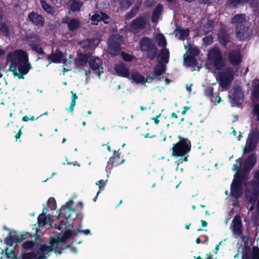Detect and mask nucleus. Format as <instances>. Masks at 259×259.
Masks as SVG:
<instances>
[{"instance_id":"obj_1","label":"nucleus","mask_w":259,"mask_h":259,"mask_svg":"<svg viewBox=\"0 0 259 259\" xmlns=\"http://www.w3.org/2000/svg\"><path fill=\"white\" fill-rule=\"evenodd\" d=\"M62 228H55L56 232L59 234L57 238H51L49 244H41L42 241L39 238L35 239V241H28L24 242L23 246L25 249L37 248L38 249L35 250L32 252L24 254L22 259H47L53 251L56 253H61V250L64 249L61 243L73 235L69 229L61 231Z\"/></svg>"},{"instance_id":"obj_2","label":"nucleus","mask_w":259,"mask_h":259,"mask_svg":"<svg viewBox=\"0 0 259 259\" xmlns=\"http://www.w3.org/2000/svg\"><path fill=\"white\" fill-rule=\"evenodd\" d=\"M72 200L66 202L59 210L58 216L48 213V208L43 204L42 212L37 217L38 227H73L74 220L78 216V212L73 207Z\"/></svg>"},{"instance_id":"obj_3","label":"nucleus","mask_w":259,"mask_h":259,"mask_svg":"<svg viewBox=\"0 0 259 259\" xmlns=\"http://www.w3.org/2000/svg\"><path fill=\"white\" fill-rule=\"evenodd\" d=\"M178 138V142L172 145V156L177 158L181 157L178 160L180 163L186 162L189 157L188 153L191 149V142L188 138L181 136H179Z\"/></svg>"},{"instance_id":"obj_4","label":"nucleus","mask_w":259,"mask_h":259,"mask_svg":"<svg viewBox=\"0 0 259 259\" xmlns=\"http://www.w3.org/2000/svg\"><path fill=\"white\" fill-rule=\"evenodd\" d=\"M27 60H28V54L23 50L18 49L9 52L6 57L7 63L10 64L8 70L10 71L11 70H15V68H17L19 64L23 61L26 62Z\"/></svg>"},{"instance_id":"obj_5","label":"nucleus","mask_w":259,"mask_h":259,"mask_svg":"<svg viewBox=\"0 0 259 259\" xmlns=\"http://www.w3.org/2000/svg\"><path fill=\"white\" fill-rule=\"evenodd\" d=\"M139 45L141 51L146 53V58L150 61H153L158 53V49L153 41L144 36L141 39Z\"/></svg>"},{"instance_id":"obj_6","label":"nucleus","mask_w":259,"mask_h":259,"mask_svg":"<svg viewBox=\"0 0 259 259\" xmlns=\"http://www.w3.org/2000/svg\"><path fill=\"white\" fill-rule=\"evenodd\" d=\"M208 59L217 70L222 69L226 65L222 52L217 47H213L209 51Z\"/></svg>"},{"instance_id":"obj_7","label":"nucleus","mask_w":259,"mask_h":259,"mask_svg":"<svg viewBox=\"0 0 259 259\" xmlns=\"http://www.w3.org/2000/svg\"><path fill=\"white\" fill-rule=\"evenodd\" d=\"M259 141V131L255 128L251 131L246 140V143L243 149L244 154H248L253 151L256 148Z\"/></svg>"},{"instance_id":"obj_8","label":"nucleus","mask_w":259,"mask_h":259,"mask_svg":"<svg viewBox=\"0 0 259 259\" xmlns=\"http://www.w3.org/2000/svg\"><path fill=\"white\" fill-rule=\"evenodd\" d=\"M234 77V70L232 68H227L224 71L220 72L218 78L222 87H226L232 81Z\"/></svg>"},{"instance_id":"obj_9","label":"nucleus","mask_w":259,"mask_h":259,"mask_svg":"<svg viewBox=\"0 0 259 259\" xmlns=\"http://www.w3.org/2000/svg\"><path fill=\"white\" fill-rule=\"evenodd\" d=\"M31 68L30 63L28 60L26 62L23 61L18 65L15 70H11L14 76H17L19 79H24V76L28 73Z\"/></svg>"},{"instance_id":"obj_10","label":"nucleus","mask_w":259,"mask_h":259,"mask_svg":"<svg viewBox=\"0 0 259 259\" xmlns=\"http://www.w3.org/2000/svg\"><path fill=\"white\" fill-rule=\"evenodd\" d=\"M147 21L146 16H140L131 21L130 27L134 30L144 29L147 24Z\"/></svg>"},{"instance_id":"obj_11","label":"nucleus","mask_w":259,"mask_h":259,"mask_svg":"<svg viewBox=\"0 0 259 259\" xmlns=\"http://www.w3.org/2000/svg\"><path fill=\"white\" fill-rule=\"evenodd\" d=\"M231 98V103L233 104V106H239L242 104L244 101V95L240 87H236L234 89Z\"/></svg>"},{"instance_id":"obj_12","label":"nucleus","mask_w":259,"mask_h":259,"mask_svg":"<svg viewBox=\"0 0 259 259\" xmlns=\"http://www.w3.org/2000/svg\"><path fill=\"white\" fill-rule=\"evenodd\" d=\"M120 44L114 38H109L108 40V53L112 56H116L121 51Z\"/></svg>"},{"instance_id":"obj_13","label":"nucleus","mask_w":259,"mask_h":259,"mask_svg":"<svg viewBox=\"0 0 259 259\" xmlns=\"http://www.w3.org/2000/svg\"><path fill=\"white\" fill-rule=\"evenodd\" d=\"M230 63L232 65H239L242 61V57L239 50L234 49L230 51L228 56Z\"/></svg>"},{"instance_id":"obj_14","label":"nucleus","mask_w":259,"mask_h":259,"mask_svg":"<svg viewBox=\"0 0 259 259\" xmlns=\"http://www.w3.org/2000/svg\"><path fill=\"white\" fill-rule=\"evenodd\" d=\"M252 194L255 196H259V169L254 170L253 174V179L248 183Z\"/></svg>"},{"instance_id":"obj_15","label":"nucleus","mask_w":259,"mask_h":259,"mask_svg":"<svg viewBox=\"0 0 259 259\" xmlns=\"http://www.w3.org/2000/svg\"><path fill=\"white\" fill-rule=\"evenodd\" d=\"M29 20L34 25L43 27L45 23L44 17L40 14H38L33 11L28 15Z\"/></svg>"},{"instance_id":"obj_16","label":"nucleus","mask_w":259,"mask_h":259,"mask_svg":"<svg viewBox=\"0 0 259 259\" xmlns=\"http://www.w3.org/2000/svg\"><path fill=\"white\" fill-rule=\"evenodd\" d=\"M116 73L120 77L130 78V72L129 68L123 63H118L114 66Z\"/></svg>"},{"instance_id":"obj_17","label":"nucleus","mask_w":259,"mask_h":259,"mask_svg":"<svg viewBox=\"0 0 259 259\" xmlns=\"http://www.w3.org/2000/svg\"><path fill=\"white\" fill-rule=\"evenodd\" d=\"M242 259H259V249L253 247L252 252L247 248L242 249Z\"/></svg>"},{"instance_id":"obj_18","label":"nucleus","mask_w":259,"mask_h":259,"mask_svg":"<svg viewBox=\"0 0 259 259\" xmlns=\"http://www.w3.org/2000/svg\"><path fill=\"white\" fill-rule=\"evenodd\" d=\"M242 185L239 184L234 182H232L230 188V195L235 199L239 198L242 194Z\"/></svg>"},{"instance_id":"obj_19","label":"nucleus","mask_w":259,"mask_h":259,"mask_svg":"<svg viewBox=\"0 0 259 259\" xmlns=\"http://www.w3.org/2000/svg\"><path fill=\"white\" fill-rule=\"evenodd\" d=\"M218 37L221 45L226 48L228 44L230 41L231 37L228 31L221 28L219 32Z\"/></svg>"},{"instance_id":"obj_20","label":"nucleus","mask_w":259,"mask_h":259,"mask_svg":"<svg viewBox=\"0 0 259 259\" xmlns=\"http://www.w3.org/2000/svg\"><path fill=\"white\" fill-rule=\"evenodd\" d=\"M256 162L255 155L254 154H250L247 158L242 169L247 174H249L250 170L252 168Z\"/></svg>"},{"instance_id":"obj_21","label":"nucleus","mask_w":259,"mask_h":259,"mask_svg":"<svg viewBox=\"0 0 259 259\" xmlns=\"http://www.w3.org/2000/svg\"><path fill=\"white\" fill-rule=\"evenodd\" d=\"M169 52L166 48H163L157 53V61L158 63L167 64L169 62Z\"/></svg>"},{"instance_id":"obj_22","label":"nucleus","mask_w":259,"mask_h":259,"mask_svg":"<svg viewBox=\"0 0 259 259\" xmlns=\"http://www.w3.org/2000/svg\"><path fill=\"white\" fill-rule=\"evenodd\" d=\"M128 79H131L132 82H135L137 84L145 83L144 76L136 70H133L131 71V75H130V78Z\"/></svg>"},{"instance_id":"obj_23","label":"nucleus","mask_w":259,"mask_h":259,"mask_svg":"<svg viewBox=\"0 0 259 259\" xmlns=\"http://www.w3.org/2000/svg\"><path fill=\"white\" fill-rule=\"evenodd\" d=\"M89 64L90 68L93 70H96L101 68L102 65V60L98 57H91L89 61Z\"/></svg>"},{"instance_id":"obj_24","label":"nucleus","mask_w":259,"mask_h":259,"mask_svg":"<svg viewBox=\"0 0 259 259\" xmlns=\"http://www.w3.org/2000/svg\"><path fill=\"white\" fill-rule=\"evenodd\" d=\"M63 58V53L59 49L56 50L55 53H52L48 55L47 58L53 63H61Z\"/></svg>"},{"instance_id":"obj_25","label":"nucleus","mask_w":259,"mask_h":259,"mask_svg":"<svg viewBox=\"0 0 259 259\" xmlns=\"http://www.w3.org/2000/svg\"><path fill=\"white\" fill-rule=\"evenodd\" d=\"M163 10V7L161 4H158L156 6L152 13L151 21L153 23L158 22Z\"/></svg>"},{"instance_id":"obj_26","label":"nucleus","mask_w":259,"mask_h":259,"mask_svg":"<svg viewBox=\"0 0 259 259\" xmlns=\"http://www.w3.org/2000/svg\"><path fill=\"white\" fill-rule=\"evenodd\" d=\"M190 31L188 29H183L181 26L178 25L175 30L176 35H179L178 38L184 40L189 35Z\"/></svg>"},{"instance_id":"obj_27","label":"nucleus","mask_w":259,"mask_h":259,"mask_svg":"<svg viewBox=\"0 0 259 259\" xmlns=\"http://www.w3.org/2000/svg\"><path fill=\"white\" fill-rule=\"evenodd\" d=\"M63 23H67L69 30L74 31L80 26V23L79 20L76 18H71L69 20L63 21Z\"/></svg>"},{"instance_id":"obj_28","label":"nucleus","mask_w":259,"mask_h":259,"mask_svg":"<svg viewBox=\"0 0 259 259\" xmlns=\"http://www.w3.org/2000/svg\"><path fill=\"white\" fill-rule=\"evenodd\" d=\"M248 174L241 170L234 175L233 182L242 185V182L246 181Z\"/></svg>"},{"instance_id":"obj_29","label":"nucleus","mask_w":259,"mask_h":259,"mask_svg":"<svg viewBox=\"0 0 259 259\" xmlns=\"http://www.w3.org/2000/svg\"><path fill=\"white\" fill-rule=\"evenodd\" d=\"M247 29L244 23L237 24L235 31L237 37L240 38L245 37L247 34Z\"/></svg>"},{"instance_id":"obj_30","label":"nucleus","mask_w":259,"mask_h":259,"mask_svg":"<svg viewBox=\"0 0 259 259\" xmlns=\"http://www.w3.org/2000/svg\"><path fill=\"white\" fill-rule=\"evenodd\" d=\"M166 67L164 64L161 63V62L158 63L155 66L153 73L157 77H159L158 76H161L165 72Z\"/></svg>"},{"instance_id":"obj_31","label":"nucleus","mask_w":259,"mask_h":259,"mask_svg":"<svg viewBox=\"0 0 259 259\" xmlns=\"http://www.w3.org/2000/svg\"><path fill=\"white\" fill-rule=\"evenodd\" d=\"M27 40L29 46L31 47L33 45L40 44V39L38 35L35 33L30 34L27 36Z\"/></svg>"},{"instance_id":"obj_32","label":"nucleus","mask_w":259,"mask_h":259,"mask_svg":"<svg viewBox=\"0 0 259 259\" xmlns=\"http://www.w3.org/2000/svg\"><path fill=\"white\" fill-rule=\"evenodd\" d=\"M40 4L42 9L48 14L54 15L55 13L54 8L46 0H40Z\"/></svg>"},{"instance_id":"obj_33","label":"nucleus","mask_w":259,"mask_h":259,"mask_svg":"<svg viewBox=\"0 0 259 259\" xmlns=\"http://www.w3.org/2000/svg\"><path fill=\"white\" fill-rule=\"evenodd\" d=\"M249 0H228L227 5L229 7L235 9L238 6L247 3Z\"/></svg>"},{"instance_id":"obj_34","label":"nucleus","mask_w":259,"mask_h":259,"mask_svg":"<svg viewBox=\"0 0 259 259\" xmlns=\"http://www.w3.org/2000/svg\"><path fill=\"white\" fill-rule=\"evenodd\" d=\"M6 242L7 244L12 246L14 244H17L21 242V240L17 236L10 234L7 237Z\"/></svg>"},{"instance_id":"obj_35","label":"nucleus","mask_w":259,"mask_h":259,"mask_svg":"<svg viewBox=\"0 0 259 259\" xmlns=\"http://www.w3.org/2000/svg\"><path fill=\"white\" fill-rule=\"evenodd\" d=\"M184 62L188 66L194 67L197 64V61L195 57L188 55L184 58Z\"/></svg>"},{"instance_id":"obj_36","label":"nucleus","mask_w":259,"mask_h":259,"mask_svg":"<svg viewBox=\"0 0 259 259\" xmlns=\"http://www.w3.org/2000/svg\"><path fill=\"white\" fill-rule=\"evenodd\" d=\"M83 3L76 0H71L70 5V9L73 12L79 11Z\"/></svg>"},{"instance_id":"obj_37","label":"nucleus","mask_w":259,"mask_h":259,"mask_svg":"<svg viewBox=\"0 0 259 259\" xmlns=\"http://www.w3.org/2000/svg\"><path fill=\"white\" fill-rule=\"evenodd\" d=\"M245 22V15L243 14H237L232 19V23L239 24Z\"/></svg>"},{"instance_id":"obj_38","label":"nucleus","mask_w":259,"mask_h":259,"mask_svg":"<svg viewBox=\"0 0 259 259\" xmlns=\"http://www.w3.org/2000/svg\"><path fill=\"white\" fill-rule=\"evenodd\" d=\"M0 31L2 32L3 35L6 37H9L10 31L9 27L5 22H0Z\"/></svg>"},{"instance_id":"obj_39","label":"nucleus","mask_w":259,"mask_h":259,"mask_svg":"<svg viewBox=\"0 0 259 259\" xmlns=\"http://www.w3.org/2000/svg\"><path fill=\"white\" fill-rule=\"evenodd\" d=\"M77 58L80 60L81 62L84 63H89L90 59L91 58V54L90 53H79L77 54Z\"/></svg>"},{"instance_id":"obj_40","label":"nucleus","mask_w":259,"mask_h":259,"mask_svg":"<svg viewBox=\"0 0 259 259\" xmlns=\"http://www.w3.org/2000/svg\"><path fill=\"white\" fill-rule=\"evenodd\" d=\"M157 45L159 47L165 48L167 42L166 38L163 34H159L157 38Z\"/></svg>"},{"instance_id":"obj_41","label":"nucleus","mask_w":259,"mask_h":259,"mask_svg":"<svg viewBox=\"0 0 259 259\" xmlns=\"http://www.w3.org/2000/svg\"><path fill=\"white\" fill-rule=\"evenodd\" d=\"M139 7L135 6L133 7L131 10L125 16V19L129 20L133 18L138 13L139 11Z\"/></svg>"},{"instance_id":"obj_42","label":"nucleus","mask_w":259,"mask_h":259,"mask_svg":"<svg viewBox=\"0 0 259 259\" xmlns=\"http://www.w3.org/2000/svg\"><path fill=\"white\" fill-rule=\"evenodd\" d=\"M134 0H119V6L124 9H128L132 5Z\"/></svg>"},{"instance_id":"obj_43","label":"nucleus","mask_w":259,"mask_h":259,"mask_svg":"<svg viewBox=\"0 0 259 259\" xmlns=\"http://www.w3.org/2000/svg\"><path fill=\"white\" fill-rule=\"evenodd\" d=\"M48 209L50 208L51 210H55L57 208V204L55 199L54 197H50L47 201Z\"/></svg>"},{"instance_id":"obj_44","label":"nucleus","mask_w":259,"mask_h":259,"mask_svg":"<svg viewBox=\"0 0 259 259\" xmlns=\"http://www.w3.org/2000/svg\"><path fill=\"white\" fill-rule=\"evenodd\" d=\"M257 81L258 82L254 84L253 87L252 95L255 99L259 100V80H257Z\"/></svg>"},{"instance_id":"obj_45","label":"nucleus","mask_w":259,"mask_h":259,"mask_svg":"<svg viewBox=\"0 0 259 259\" xmlns=\"http://www.w3.org/2000/svg\"><path fill=\"white\" fill-rule=\"evenodd\" d=\"M232 227H243L241 217L236 215L232 220Z\"/></svg>"},{"instance_id":"obj_46","label":"nucleus","mask_w":259,"mask_h":259,"mask_svg":"<svg viewBox=\"0 0 259 259\" xmlns=\"http://www.w3.org/2000/svg\"><path fill=\"white\" fill-rule=\"evenodd\" d=\"M120 55L123 60L127 62H131L135 58L134 55L126 53L123 51L121 52Z\"/></svg>"},{"instance_id":"obj_47","label":"nucleus","mask_w":259,"mask_h":259,"mask_svg":"<svg viewBox=\"0 0 259 259\" xmlns=\"http://www.w3.org/2000/svg\"><path fill=\"white\" fill-rule=\"evenodd\" d=\"M215 26V22L213 20L208 19L206 24V28L208 31H212Z\"/></svg>"},{"instance_id":"obj_48","label":"nucleus","mask_w":259,"mask_h":259,"mask_svg":"<svg viewBox=\"0 0 259 259\" xmlns=\"http://www.w3.org/2000/svg\"><path fill=\"white\" fill-rule=\"evenodd\" d=\"M31 48L33 51H35L39 55L45 54V53L44 51L42 48L40 46V44L33 45V46H32L31 47Z\"/></svg>"},{"instance_id":"obj_49","label":"nucleus","mask_w":259,"mask_h":259,"mask_svg":"<svg viewBox=\"0 0 259 259\" xmlns=\"http://www.w3.org/2000/svg\"><path fill=\"white\" fill-rule=\"evenodd\" d=\"M96 185L99 186V190L97 193L96 196L93 199L94 201H96V199L97 198L99 194L100 193V190L102 188H104L105 186V181L103 180H101L96 183Z\"/></svg>"},{"instance_id":"obj_50","label":"nucleus","mask_w":259,"mask_h":259,"mask_svg":"<svg viewBox=\"0 0 259 259\" xmlns=\"http://www.w3.org/2000/svg\"><path fill=\"white\" fill-rule=\"evenodd\" d=\"M188 51L189 54V55L194 57L198 56L200 53L199 49L196 47H190Z\"/></svg>"},{"instance_id":"obj_51","label":"nucleus","mask_w":259,"mask_h":259,"mask_svg":"<svg viewBox=\"0 0 259 259\" xmlns=\"http://www.w3.org/2000/svg\"><path fill=\"white\" fill-rule=\"evenodd\" d=\"M250 5L259 14V0H251Z\"/></svg>"},{"instance_id":"obj_52","label":"nucleus","mask_w":259,"mask_h":259,"mask_svg":"<svg viewBox=\"0 0 259 259\" xmlns=\"http://www.w3.org/2000/svg\"><path fill=\"white\" fill-rule=\"evenodd\" d=\"M5 254L8 259H15V254L13 250L7 248L5 249Z\"/></svg>"},{"instance_id":"obj_53","label":"nucleus","mask_w":259,"mask_h":259,"mask_svg":"<svg viewBox=\"0 0 259 259\" xmlns=\"http://www.w3.org/2000/svg\"><path fill=\"white\" fill-rule=\"evenodd\" d=\"M204 94L206 96L211 98V100L213 102V89L212 87H209L207 88L205 90Z\"/></svg>"},{"instance_id":"obj_54","label":"nucleus","mask_w":259,"mask_h":259,"mask_svg":"<svg viewBox=\"0 0 259 259\" xmlns=\"http://www.w3.org/2000/svg\"><path fill=\"white\" fill-rule=\"evenodd\" d=\"M236 161L237 162V163L233 164L232 169L234 171H236L237 172L240 171L239 170L240 166H241L242 162V159L241 157L239 158Z\"/></svg>"},{"instance_id":"obj_55","label":"nucleus","mask_w":259,"mask_h":259,"mask_svg":"<svg viewBox=\"0 0 259 259\" xmlns=\"http://www.w3.org/2000/svg\"><path fill=\"white\" fill-rule=\"evenodd\" d=\"M120 153L118 151H114L113 153V156L111 157L109 161L111 163H113L115 162V160H119L120 159Z\"/></svg>"},{"instance_id":"obj_56","label":"nucleus","mask_w":259,"mask_h":259,"mask_svg":"<svg viewBox=\"0 0 259 259\" xmlns=\"http://www.w3.org/2000/svg\"><path fill=\"white\" fill-rule=\"evenodd\" d=\"M74 64L77 68H82L84 67L87 65V63L81 62L79 59L76 58L74 60Z\"/></svg>"},{"instance_id":"obj_57","label":"nucleus","mask_w":259,"mask_h":259,"mask_svg":"<svg viewBox=\"0 0 259 259\" xmlns=\"http://www.w3.org/2000/svg\"><path fill=\"white\" fill-rule=\"evenodd\" d=\"M203 42L206 45H210L213 41V37L211 35L206 36L203 38Z\"/></svg>"},{"instance_id":"obj_58","label":"nucleus","mask_w":259,"mask_h":259,"mask_svg":"<svg viewBox=\"0 0 259 259\" xmlns=\"http://www.w3.org/2000/svg\"><path fill=\"white\" fill-rule=\"evenodd\" d=\"M241 228H233L232 232L235 238L238 237L242 233Z\"/></svg>"},{"instance_id":"obj_59","label":"nucleus","mask_w":259,"mask_h":259,"mask_svg":"<svg viewBox=\"0 0 259 259\" xmlns=\"http://www.w3.org/2000/svg\"><path fill=\"white\" fill-rule=\"evenodd\" d=\"M101 21H103L104 24H108L109 22L107 21L106 20H108L110 18V17L105 13L101 12Z\"/></svg>"},{"instance_id":"obj_60","label":"nucleus","mask_w":259,"mask_h":259,"mask_svg":"<svg viewBox=\"0 0 259 259\" xmlns=\"http://www.w3.org/2000/svg\"><path fill=\"white\" fill-rule=\"evenodd\" d=\"M254 115L256 116V120L259 121V103L254 105L253 107Z\"/></svg>"},{"instance_id":"obj_61","label":"nucleus","mask_w":259,"mask_h":259,"mask_svg":"<svg viewBox=\"0 0 259 259\" xmlns=\"http://www.w3.org/2000/svg\"><path fill=\"white\" fill-rule=\"evenodd\" d=\"M91 20L92 21L100 22L101 21V13H96L93 15L91 17Z\"/></svg>"},{"instance_id":"obj_62","label":"nucleus","mask_w":259,"mask_h":259,"mask_svg":"<svg viewBox=\"0 0 259 259\" xmlns=\"http://www.w3.org/2000/svg\"><path fill=\"white\" fill-rule=\"evenodd\" d=\"M156 78H157V77L154 75L153 73H152L151 75H148L146 79L144 77V81H145V83H150Z\"/></svg>"},{"instance_id":"obj_63","label":"nucleus","mask_w":259,"mask_h":259,"mask_svg":"<svg viewBox=\"0 0 259 259\" xmlns=\"http://www.w3.org/2000/svg\"><path fill=\"white\" fill-rule=\"evenodd\" d=\"M54 5H57V7L64 5L67 0H50Z\"/></svg>"},{"instance_id":"obj_64","label":"nucleus","mask_w":259,"mask_h":259,"mask_svg":"<svg viewBox=\"0 0 259 259\" xmlns=\"http://www.w3.org/2000/svg\"><path fill=\"white\" fill-rule=\"evenodd\" d=\"M90 231L89 229H86V230H79L78 229L77 233H75V234L74 235H79L80 234H83L87 235L90 234Z\"/></svg>"}]
</instances>
